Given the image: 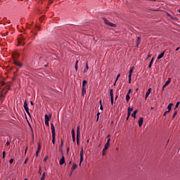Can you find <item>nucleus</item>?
<instances>
[{
  "mask_svg": "<svg viewBox=\"0 0 180 180\" xmlns=\"http://www.w3.org/2000/svg\"><path fill=\"white\" fill-rule=\"evenodd\" d=\"M51 130L52 133V143L53 144H56V127H54L53 123L51 124Z\"/></svg>",
  "mask_w": 180,
  "mask_h": 180,
  "instance_id": "nucleus-1",
  "label": "nucleus"
},
{
  "mask_svg": "<svg viewBox=\"0 0 180 180\" xmlns=\"http://www.w3.org/2000/svg\"><path fill=\"white\" fill-rule=\"evenodd\" d=\"M9 89H11V86L9 85H6V87L2 89L1 98H5V96H6V94H8Z\"/></svg>",
  "mask_w": 180,
  "mask_h": 180,
  "instance_id": "nucleus-2",
  "label": "nucleus"
},
{
  "mask_svg": "<svg viewBox=\"0 0 180 180\" xmlns=\"http://www.w3.org/2000/svg\"><path fill=\"white\" fill-rule=\"evenodd\" d=\"M26 40V38L23 37V35L20 34L18 38V44L19 46H25L26 42H25Z\"/></svg>",
  "mask_w": 180,
  "mask_h": 180,
  "instance_id": "nucleus-3",
  "label": "nucleus"
},
{
  "mask_svg": "<svg viewBox=\"0 0 180 180\" xmlns=\"http://www.w3.org/2000/svg\"><path fill=\"white\" fill-rule=\"evenodd\" d=\"M103 22L105 23V25H108V26H110L111 27H116V24L112 23L108 20L105 18H103Z\"/></svg>",
  "mask_w": 180,
  "mask_h": 180,
  "instance_id": "nucleus-4",
  "label": "nucleus"
},
{
  "mask_svg": "<svg viewBox=\"0 0 180 180\" xmlns=\"http://www.w3.org/2000/svg\"><path fill=\"white\" fill-rule=\"evenodd\" d=\"M83 161H84V148H81L79 165H81V164H82Z\"/></svg>",
  "mask_w": 180,
  "mask_h": 180,
  "instance_id": "nucleus-5",
  "label": "nucleus"
},
{
  "mask_svg": "<svg viewBox=\"0 0 180 180\" xmlns=\"http://www.w3.org/2000/svg\"><path fill=\"white\" fill-rule=\"evenodd\" d=\"M13 61L18 60V58H19V53L18 52H14L13 53Z\"/></svg>",
  "mask_w": 180,
  "mask_h": 180,
  "instance_id": "nucleus-6",
  "label": "nucleus"
},
{
  "mask_svg": "<svg viewBox=\"0 0 180 180\" xmlns=\"http://www.w3.org/2000/svg\"><path fill=\"white\" fill-rule=\"evenodd\" d=\"M13 64H15V65H17L18 67H20V68H22V67H23L22 63L19 62L18 60H13Z\"/></svg>",
  "mask_w": 180,
  "mask_h": 180,
  "instance_id": "nucleus-7",
  "label": "nucleus"
},
{
  "mask_svg": "<svg viewBox=\"0 0 180 180\" xmlns=\"http://www.w3.org/2000/svg\"><path fill=\"white\" fill-rule=\"evenodd\" d=\"M110 96L111 105H113V90L112 89H110Z\"/></svg>",
  "mask_w": 180,
  "mask_h": 180,
  "instance_id": "nucleus-8",
  "label": "nucleus"
},
{
  "mask_svg": "<svg viewBox=\"0 0 180 180\" xmlns=\"http://www.w3.org/2000/svg\"><path fill=\"white\" fill-rule=\"evenodd\" d=\"M144 121V118L143 117H140L139 121H138V124L139 126V127H141V126H143V122Z\"/></svg>",
  "mask_w": 180,
  "mask_h": 180,
  "instance_id": "nucleus-9",
  "label": "nucleus"
},
{
  "mask_svg": "<svg viewBox=\"0 0 180 180\" xmlns=\"http://www.w3.org/2000/svg\"><path fill=\"white\" fill-rule=\"evenodd\" d=\"M170 82H171V78H168L167 81L162 86V91H164V89H165V86H167V85H168Z\"/></svg>",
  "mask_w": 180,
  "mask_h": 180,
  "instance_id": "nucleus-10",
  "label": "nucleus"
},
{
  "mask_svg": "<svg viewBox=\"0 0 180 180\" xmlns=\"http://www.w3.org/2000/svg\"><path fill=\"white\" fill-rule=\"evenodd\" d=\"M65 162V158H64V156H62V158L59 161V164L60 165H63Z\"/></svg>",
  "mask_w": 180,
  "mask_h": 180,
  "instance_id": "nucleus-11",
  "label": "nucleus"
},
{
  "mask_svg": "<svg viewBox=\"0 0 180 180\" xmlns=\"http://www.w3.org/2000/svg\"><path fill=\"white\" fill-rule=\"evenodd\" d=\"M165 50L162 52V53H161L158 56V58H157V60H161V58H162V57H164V54H165Z\"/></svg>",
  "mask_w": 180,
  "mask_h": 180,
  "instance_id": "nucleus-12",
  "label": "nucleus"
},
{
  "mask_svg": "<svg viewBox=\"0 0 180 180\" xmlns=\"http://www.w3.org/2000/svg\"><path fill=\"white\" fill-rule=\"evenodd\" d=\"M151 93V88H149L146 94V99L150 96V94Z\"/></svg>",
  "mask_w": 180,
  "mask_h": 180,
  "instance_id": "nucleus-13",
  "label": "nucleus"
},
{
  "mask_svg": "<svg viewBox=\"0 0 180 180\" xmlns=\"http://www.w3.org/2000/svg\"><path fill=\"white\" fill-rule=\"evenodd\" d=\"M77 137H81V132L79 131V126L77 127Z\"/></svg>",
  "mask_w": 180,
  "mask_h": 180,
  "instance_id": "nucleus-14",
  "label": "nucleus"
},
{
  "mask_svg": "<svg viewBox=\"0 0 180 180\" xmlns=\"http://www.w3.org/2000/svg\"><path fill=\"white\" fill-rule=\"evenodd\" d=\"M140 43H141V38H140V37H138L137 41H136V47H139V46L140 45Z\"/></svg>",
  "mask_w": 180,
  "mask_h": 180,
  "instance_id": "nucleus-15",
  "label": "nucleus"
},
{
  "mask_svg": "<svg viewBox=\"0 0 180 180\" xmlns=\"http://www.w3.org/2000/svg\"><path fill=\"white\" fill-rule=\"evenodd\" d=\"M86 94V88L85 86H82V95L84 96Z\"/></svg>",
  "mask_w": 180,
  "mask_h": 180,
  "instance_id": "nucleus-16",
  "label": "nucleus"
},
{
  "mask_svg": "<svg viewBox=\"0 0 180 180\" xmlns=\"http://www.w3.org/2000/svg\"><path fill=\"white\" fill-rule=\"evenodd\" d=\"M24 109L25 112L29 110V107L27 106V102L26 101L24 103Z\"/></svg>",
  "mask_w": 180,
  "mask_h": 180,
  "instance_id": "nucleus-17",
  "label": "nucleus"
},
{
  "mask_svg": "<svg viewBox=\"0 0 180 180\" xmlns=\"http://www.w3.org/2000/svg\"><path fill=\"white\" fill-rule=\"evenodd\" d=\"M174 105V103H171L167 105V109L169 112H171V110L172 109V105Z\"/></svg>",
  "mask_w": 180,
  "mask_h": 180,
  "instance_id": "nucleus-18",
  "label": "nucleus"
},
{
  "mask_svg": "<svg viewBox=\"0 0 180 180\" xmlns=\"http://www.w3.org/2000/svg\"><path fill=\"white\" fill-rule=\"evenodd\" d=\"M50 119H51V115H49V117L47 115H45V122H50Z\"/></svg>",
  "mask_w": 180,
  "mask_h": 180,
  "instance_id": "nucleus-19",
  "label": "nucleus"
},
{
  "mask_svg": "<svg viewBox=\"0 0 180 180\" xmlns=\"http://www.w3.org/2000/svg\"><path fill=\"white\" fill-rule=\"evenodd\" d=\"M89 70V66H88V62L86 63V68L84 70V72H86Z\"/></svg>",
  "mask_w": 180,
  "mask_h": 180,
  "instance_id": "nucleus-20",
  "label": "nucleus"
},
{
  "mask_svg": "<svg viewBox=\"0 0 180 180\" xmlns=\"http://www.w3.org/2000/svg\"><path fill=\"white\" fill-rule=\"evenodd\" d=\"M153 63H154V58H153L150 62V64L148 65V68H151L152 65H153Z\"/></svg>",
  "mask_w": 180,
  "mask_h": 180,
  "instance_id": "nucleus-21",
  "label": "nucleus"
},
{
  "mask_svg": "<svg viewBox=\"0 0 180 180\" xmlns=\"http://www.w3.org/2000/svg\"><path fill=\"white\" fill-rule=\"evenodd\" d=\"M136 115H137V110L134 111V112L131 114V117L136 119Z\"/></svg>",
  "mask_w": 180,
  "mask_h": 180,
  "instance_id": "nucleus-22",
  "label": "nucleus"
},
{
  "mask_svg": "<svg viewBox=\"0 0 180 180\" xmlns=\"http://www.w3.org/2000/svg\"><path fill=\"white\" fill-rule=\"evenodd\" d=\"M176 115H178V110H176V109H174V112L173 114V117L172 119H175V116H176Z\"/></svg>",
  "mask_w": 180,
  "mask_h": 180,
  "instance_id": "nucleus-23",
  "label": "nucleus"
},
{
  "mask_svg": "<svg viewBox=\"0 0 180 180\" xmlns=\"http://www.w3.org/2000/svg\"><path fill=\"white\" fill-rule=\"evenodd\" d=\"M128 78H129V84H131V74L129 73Z\"/></svg>",
  "mask_w": 180,
  "mask_h": 180,
  "instance_id": "nucleus-24",
  "label": "nucleus"
},
{
  "mask_svg": "<svg viewBox=\"0 0 180 180\" xmlns=\"http://www.w3.org/2000/svg\"><path fill=\"white\" fill-rule=\"evenodd\" d=\"M108 150V149H106V148H104L103 149L102 155H103V156L106 155V150Z\"/></svg>",
  "mask_w": 180,
  "mask_h": 180,
  "instance_id": "nucleus-25",
  "label": "nucleus"
},
{
  "mask_svg": "<svg viewBox=\"0 0 180 180\" xmlns=\"http://www.w3.org/2000/svg\"><path fill=\"white\" fill-rule=\"evenodd\" d=\"M78 63H79L78 60H77L75 63V68L76 71H78Z\"/></svg>",
  "mask_w": 180,
  "mask_h": 180,
  "instance_id": "nucleus-26",
  "label": "nucleus"
},
{
  "mask_svg": "<svg viewBox=\"0 0 180 180\" xmlns=\"http://www.w3.org/2000/svg\"><path fill=\"white\" fill-rule=\"evenodd\" d=\"M110 146V143H106L104 146V148H106L108 150V148H109Z\"/></svg>",
  "mask_w": 180,
  "mask_h": 180,
  "instance_id": "nucleus-27",
  "label": "nucleus"
},
{
  "mask_svg": "<svg viewBox=\"0 0 180 180\" xmlns=\"http://www.w3.org/2000/svg\"><path fill=\"white\" fill-rule=\"evenodd\" d=\"M126 101L127 102H129V101H130V94H127Z\"/></svg>",
  "mask_w": 180,
  "mask_h": 180,
  "instance_id": "nucleus-28",
  "label": "nucleus"
},
{
  "mask_svg": "<svg viewBox=\"0 0 180 180\" xmlns=\"http://www.w3.org/2000/svg\"><path fill=\"white\" fill-rule=\"evenodd\" d=\"M179 104H180V102L178 101L176 103V105H175V108L174 109L176 110V109H178V108L179 107Z\"/></svg>",
  "mask_w": 180,
  "mask_h": 180,
  "instance_id": "nucleus-29",
  "label": "nucleus"
},
{
  "mask_svg": "<svg viewBox=\"0 0 180 180\" xmlns=\"http://www.w3.org/2000/svg\"><path fill=\"white\" fill-rule=\"evenodd\" d=\"M77 167H78V165L77 164H74L72 167V171H74L77 168Z\"/></svg>",
  "mask_w": 180,
  "mask_h": 180,
  "instance_id": "nucleus-30",
  "label": "nucleus"
},
{
  "mask_svg": "<svg viewBox=\"0 0 180 180\" xmlns=\"http://www.w3.org/2000/svg\"><path fill=\"white\" fill-rule=\"evenodd\" d=\"M46 178V172L43 173L41 180H44Z\"/></svg>",
  "mask_w": 180,
  "mask_h": 180,
  "instance_id": "nucleus-31",
  "label": "nucleus"
},
{
  "mask_svg": "<svg viewBox=\"0 0 180 180\" xmlns=\"http://www.w3.org/2000/svg\"><path fill=\"white\" fill-rule=\"evenodd\" d=\"M86 84H88V82H86V80H84L82 82V86H85V85H86Z\"/></svg>",
  "mask_w": 180,
  "mask_h": 180,
  "instance_id": "nucleus-32",
  "label": "nucleus"
},
{
  "mask_svg": "<svg viewBox=\"0 0 180 180\" xmlns=\"http://www.w3.org/2000/svg\"><path fill=\"white\" fill-rule=\"evenodd\" d=\"M79 137L80 136H77V146H79Z\"/></svg>",
  "mask_w": 180,
  "mask_h": 180,
  "instance_id": "nucleus-33",
  "label": "nucleus"
},
{
  "mask_svg": "<svg viewBox=\"0 0 180 180\" xmlns=\"http://www.w3.org/2000/svg\"><path fill=\"white\" fill-rule=\"evenodd\" d=\"M0 101H1V102H4V101H5V98L2 97V94H1Z\"/></svg>",
  "mask_w": 180,
  "mask_h": 180,
  "instance_id": "nucleus-34",
  "label": "nucleus"
},
{
  "mask_svg": "<svg viewBox=\"0 0 180 180\" xmlns=\"http://www.w3.org/2000/svg\"><path fill=\"white\" fill-rule=\"evenodd\" d=\"M75 136V131H74V129L72 130V137Z\"/></svg>",
  "mask_w": 180,
  "mask_h": 180,
  "instance_id": "nucleus-35",
  "label": "nucleus"
},
{
  "mask_svg": "<svg viewBox=\"0 0 180 180\" xmlns=\"http://www.w3.org/2000/svg\"><path fill=\"white\" fill-rule=\"evenodd\" d=\"M128 112H133V108H130V107H129L128 108Z\"/></svg>",
  "mask_w": 180,
  "mask_h": 180,
  "instance_id": "nucleus-36",
  "label": "nucleus"
},
{
  "mask_svg": "<svg viewBox=\"0 0 180 180\" xmlns=\"http://www.w3.org/2000/svg\"><path fill=\"white\" fill-rule=\"evenodd\" d=\"M168 113H169V111H165L163 114V116H167V115H168Z\"/></svg>",
  "mask_w": 180,
  "mask_h": 180,
  "instance_id": "nucleus-37",
  "label": "nucleus"
},
{
  "mask_svg": "<svg viewBox=\"0 0 180 180\" xmlns=\"http://www.w3.org/2000/svg\"><path fill=\"white\" fill-rule=\"evenodd\" d=\"M40 150H41V146H40V143H39L37 150L40 151Z\"/></svg>",
  "mask_w": 180,
  "mask_h": 180,
  "instance_id": "nucleus-38",
  "label": "nucleus"
},
{
  "mask_svg": "<svg viewBox=\"0 0 180 180\" xmlns=\"http://www.w3.org/2000/svg\"><path fill=\"white\" fill-rule=\"evenodd\" d=\"M133 68H131L129 70V74H133Z\"/></svg>",
  "mask_w": 180,
  "mask_h": 180,
  "instance_id": "nucleus-39",
  "label": "nucleus"
},
{
  "mask_svg": "<svg viewBox=\"0 0 180 180\" xmlns=\"http://www.w3.org/2000/svg\"><path fill=\"white\" fill-rule=\"evenodd\" d=\"M31 33H32V34H34V36H37V32L34 33L33 30L31 31Z\"/></svg>",
  "mask_w": 180,
  "mask_h": 180,
  "instance_id": "nucleus-40",
  "label": "nucleus"
},
{
  "mask_svg": "<svg viewBox=\"0 0 180 180\" xmlns=\"http://www.w3.org/2000/svg\"><path fill=\"white\" fill-rule=\"evenodd\" d=\"M48 158H49V156L45 157L44 158V162H46V161H47Z\"/></svg>",
  "mask_w": 180,
  "mask_h": 180,
  "instance_id": "nucleus-41",
  "label": "nucleus"
},
{
  "mask_svg": "<svg viewBox=\"0 0 180 180\" xmlns=\"http://www.w3.org/2000/svg\"><path fill=\"white\" fill-rule=\"evenodd\" d=\"M107 143L110 144V138H108L107 140Z\"/></svg>",
  "mask_w": 180,
  "mask_h": 180,
  "instance_id": "nucleus-42",
  "label": "nucleus"
},
{
  "mask_svg": "<svg viewBox=\"0 0 180 180\" xmlns=\"http://www.w3.org/2000/svg\"><path fill=\"white\" fill-rule=\"evenodd\" d=\"M64 146V142L63 141V139H61V143L60 147H63Z\"/></svg>",
  "mask_w": 180,
  "mask_h": 180,
  "instance_id": "nucleus-43",
  "label": "nucleus"
},
{
  "mask_svg": "<svg viewBox=\"0 0 180 180\" xmlns=\"http://www.w3.org/2000/svg\"><path fill=\"white\" fill-rule=\"evenodd\" d=\"M39 153H40V150H37L36 152V156L39 157Z\"/></svg>",
  "mask_w": 180,
  "mask_h": 180,
  "instance_id": "nucleus-44",
  "label": "nucleus"
},
{
  "mask_svg": "<svg viewBox=\"0 0 180 180\" xmlns=\"http://www.w3.org/2000/svg\"><path fill=\"white\" fill-rule=\"evenodd\" d=\"M120 77V74H118L115 80L117 81V79H119Z\"/></svg>",
  "mask_w": 180,
  "mask_h": 180,
  "instance_id": "nucleus-45",
  "label": "nucleus"
},
{
  "mask_svg": "<svg viewBox=\"0 0 180 180\" xmlns=\"http://www.w3.org/2000/svg\"><path fill=\"white\" fill-rule=\"evenodd\" d=\"M9 162H10L11 164H13V159H11V160H9Z\"/></svg>",
  "mask_w": 180,
  "mask_h": 180,
  "instance_id": "nucleus-46",
  "label": "nucleus"
},
{
  "mask_svg": "<svg viewBox=\"0 0 180 180\" xmlns=\"http://www.w3.org/2000/svg\"><path fill=\"white\" fill-rule=\"evenodd\" d=\"M45 124H46V126H49V121H45Z\"/></svg>",
  "mask_w": 180,
  "mask_h": 180,
  "instance_id": "nucleus-47",
  "label": "nucleus"
},
{
  "mask_svg": "<svg viewBox=\"0 0 180 180\" xmlns=\"http://www.w3.org/2000/svg\"><path fill=\"white\" fill-rule=\"evenodd\" d=\"M100 110H103V106L102 105H100Z\"/></svg>",
  "mask_w": 180,
  "mask_h": 180,
  "instance_id": "nucleus-48",
  "label": "nucleus"
},
{
  "mask_svg": "<svg viewBox=\"0 0 180 180\" xmlns=\"http://www.w3.org/2000/svg\"><path fill=\"white\" fill-rule=\"evenodd\" d=\"M131 92V89H129V91H128V93H127V95H130V93Z\"/></svg>",
  "mask_w": 180,
  "mask_h": 180,
  "instance_id": "nucleus-49",
  "label": "nucleus"
},
{
  "mask_svg": "<svg viewBox=\"0 0 180 180\" xmlns=\"http://www.w3.org/2000/svg\"><path fill=\"white\" fill-rule=\"evenodd\" d=\"M131 115V112L128 111V115H127L128 117H130V115Z\"/></svg>",
  "mask_w": 180,
  "mask_h": 180,
  "instance_id": "nucleus-50",
  "label": "nucleus"
},
{
  "mask_svg": "<svg viewBox=\"0 0 180 180\" xmlns=\"http://www.w3.org/2000/svg\"><path fill=\"white\" fill-rule=\"evenodd\" d=\"M73 142L75 143V136H72Z\"/></svg>",
  "mask_w": 180,
  "mask_h": 180,
  "instance_id": "nucleus-51",
  "label": "nucleus"
},
{
  "mask_svg": "<svg viewBox=\"0 0 180 180\" xmlns=\"http://www.w3.org/2000/svg\"><path fill=\"white\" fill-rule=\"evenodd\" d=\"M26 112L27 113L28 115L30 116V112H29V110L27 111H26Z\"/></svg>",
  "mask_w": 180,
  "mask_h": 180,
  "instance_id": "nucleus-52",
  "label": "nucleus"
},
{
  "mask_svg": "<svg viewBox=\"0 0 180 180\" xmlns=\"http://www.w3.org/2000/svg\"><path fill=\"white\" fill-rule=\"evenodd\" d=\"M9 144H11V143L9 141H7L6 143V146H9Z\"/></svg>",
  "mask_w": 180,
  "mask_h": 180,
  "instance_id": "nucleus-53",
  "label": "nucleus"
},
{
  "mask_svg": "<svg viewBox=\"0 0 180 180\" xmlns=\"http://www.w3.org/2000/svg\"><path fill=\"white\" fill-rule=\"evenodd\" d=\"M27 153V146L25 148V154H26Z\"/></svg>",
  "mask_w": 180,
  "mask_h": 180,
  "instance_id": "nucleus-54",
  "label": "nucleus"
},
{
  "mask_svg": "<svg viewBox=\"0 0 180 180\" xmlns=\"http://www.w3.org/2000/svg\"><path fill=\"white\" fill-rule=\"evenodd\" d=\"M36 27H37L38 30H41V27H40L36 26Z\"/></svg>",
  "mask_w": 180,
  "mask_h": 180,
  "instance_id": "nucleus-55",
  "label": "nucleus"
},
{
  "mask_svg": "<svg viewBox=\"0 0 180 180\" xmlns=\"http://www.w3.org/2000/svg\"><path fill=\"white\" fill-rule=\"evenodd\" d=\"M30 104L33 106V105H34V103H33V101H30Z\"/></svg>",
  "mask_w": 180,
  "mask_h": 180,
  "instance_id": "nucleus-56",
  "label": "nucleus"
},
{
  "mask_svg": "<svg viewBox=\"0 0 180 180\" xmlns=\"http://www.w3.org/2000/svg\"><path fill=\"white\" fill-rule=\"evenodd\" d=\"M39 174H41V168L39 167Z\"/></svg>",
  "mask_w": 180,
  "mask_h": 180,
  "instance_id": "nucleus-57",
  "label": "nucleus"
},
{
  "mask_svg": "<svg viewBox=\"0 0 180 180\" xmlns=\"http://www.w3.org/2000/svg\"><path fill=\"white\" fill-rule=\"evenodd\" d=\"M27 159H26L24 162V164H27Z\"/></svg>",
  "mask_w": 180,
  "mask_h": 180,
  "instance_id": "nucleus-58",
  "label": "nucleus"
},
{
  "mask_svg": "<svg viewBox=\"0 0 180 180\" xmlns=\"http://www.w3.org/2000/svg\"><path fill=\"white\" fill-rule=\"evenodd\" d=\"M99 115H101V112H98L97 113V117H98V118L99 117Z\"/></svg>",
  "mask_w": 180,
  "mask_h": 180,
  "instance_id": "nucleus-59",
  "label": "nucleus"
},
{
  "mask_svg": "<svg viewBox=\"0 0 180 180\" xmlns=\"http://www.w3.org/2000/svg\"><path fill=\"white\" fill-rule=\"evenodd\" d=\"M107 139H110V134H108V135L107 136Z\"/></svg>",
  "mask_w": 180,
  "mask_h": 180,
  "instance_id": "nucleus-60",
  "label": "nucleus"
},
{
  "mask_svg": "<svg viewBox=\"0 0 180 180\" xmlns=\"http://www.w3.org/2000/svg\"><path fill=\"white\" fill-rule=\"evenodd\" d=\"M3 155H6V153L5 151L3 152Z\"/></svg>",
  "mask_w": 180,
  "mask_h": 180,
  "instance_id": "nucleus-61",
  "label": "nucleus"
},
{
  "mask_svg": "<svg viewBox=\"0 0 180 180\" xmlns=\"http://www.w3.org/2000/svg\"><path fill=\"white\" fill-rule=\"evenodd\" d=\"M60 151L63 152V147H60Z\"/></svg>",
  "mask_w": 180,
  "mask_h": 180,
  "instance_id": "nucleus-62",
  "label": "nucleus"
},
{
  "mask_svg": "<svg viewBox=\"0 0 180 180\" xmlns=\"http://www.w3.org/2000/svg\"><path fill=\"white\" fill-rule=\"evenodd\" d=\"M69 152H70V148H68L67 153H69Z\"/></svg>",
  "mask_w": 180,
  "mask_h": 180,
  "instance_id": "nucleus-63",
  "label": "nucleus"
},
{
  "mask_svg": "<svg viewBox=\"0 0 180 180\" xmlns=\"http://www.w3.org/2000/svg\"><path fill=\"white\" fill-rule=\"evenodd\" d=\"M179 47H178V48H176V51H178V50H179Z\"/></svg>",
  "mask_w": 180,
  "mask_h": 180,
  "instance_id": "nucleus-64",
  "label": "nucleus"
}]
</instances>
